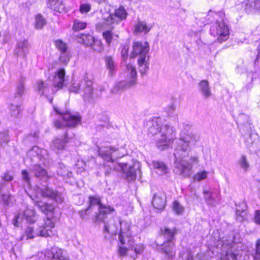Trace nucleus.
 Returning <instances> with one entry per match:
<instances>
[{
  "instance_id": "43",
  "label": "nucleus",
  "mask_w": 260,
  "mask_h": 260,
  "mask_svg": "<svg viewBox=\"0 0 260 260\" xmlns=\"http://www.w3.org/2000/svg\"><path fill=\"white\" fill-rule=\"evenodd\" d=\"M100 153L104 159H105L108 162H113V160L112 157V152L111 150L109 151L106 150L105 151H100Z\"/></svg>"
},
{
  "instance_id": "28",
  "label": "nucleus",
  "mask_w": 260,
  "mask_h": 260,
  "mask_svg": "<svg viewBox=\"0 0 260 260\" xmlns=\"http://www.w3.org/2000/svg\"><path fill=\"white\" fill-rule=\"evenodd\" d=\"M242 7L244 9V11L247 14L253 13L256 11L254 1H245L242 3Z\"/></svg>"
},
{
  "instance_id": "34",
  "label": "nucleus",
  "mask_w": 260,
  "mask_h": 260,
  "mask_svg": "<svg viewBox=\"0 0 260 260\" xmlns=\"http://www.w3.org/2000/svg\"><path fill=\"white\" fill-rule=\"evenodd\" d=\"M46 24V19L42 15L37 14L35 17V28L42 29Z\"/></svg>"
},
{
  "instance_id": "38",
  "label": "nucleus",
  "mask_w": 260,
  "mask_h": 260,
  "mask_svg": "<svg viewBox=\"0 0 260 260\" xmlns=\"http://www.w3.org/2000/svg\"><path fill=\"white\" fill-rule=\"evenodd\" d=\"M106 63L107 69H109V75L112 77L114 71V61L112 56L106 57Z\"/></svg>"
},
{
  "instance_id": "47",
  "label": "nucleus",
  "mask_w": 260,
  "mask_h": 260,
  "mask_svg": "<svg viewBox=\"0 0 260 260\" xmlns=\"http://www.w3.org/2000/svg\"><path fill=\"white\" fill-rule=\"evenodd\" d=\"M173 209L176 213L179 214L183 212V207L177 201H174L173 203Z\"/></svg>"
},
{
  "instance_id": "4",
  "label": "nucleus",
  "mask_w": 260,
  "mask_h": 260,
  "mask_svg": "<svg viewBox=\"0 0 260 260\" xmlns=\"http://www.w3.org/2000/svg\"><path fill=\"white\" fill-rule=\"evenodd\" d=\"M242 240L240 234L235 233L232 240L225 242L222 245L223 254L221 260H242L238 249L242 247Z\"/></svg>"
},
{
  "instance_id": "35",
  "label": "nucleus",
  "mask_w": 260,
  "mask_h": 260,
  "mask_svg": "<svg viewBox=\"0 0 260 260\" xmlns=\"http://www.w3.org/2000/svg\"><path fill=\"white\" fill-rule=\"evenodd\" d=\"M81 40L79 41L80 42H82L87 46H90L93 45L95 39L93 36L90 35H82L81 37L80 38Z\"/></svg>"
},
{
  "instance_id": "45",
  "label": "nucleus",
  "mask_w": 260,
  "mask_h": 260,
  "mask_svg": "<svg viewBox=\"0 0 260 260\" xmlns=\"http://www.w3.org/2000/svg\"><path fill=\"white\" fill-rule=\"evenodd\" d=\"M48 86V84L46 82H44L42 81H40L38 83V90L41 92V95L44 94Z\"/></svg>"
},
{
  "instance_id": "8",
  "label": "nucleus",
  "mask_w": 260,
  "mask_h": 260,
  "mask_svg": "<svg viewBox=\"0 0 260 260\" xmlns=\"http://www.w3.org/2000/svg\"><path fill=\"white\" fill-rule=\"evenodd\" d=\"M149 50V45L147 42H134L133 50L130 54L131 58L138 56V58H147L149 57L148 53Z\"/></svg>"
},
{
  "instance_id": "56",
  "label": "nucleus",
  "mask_w": 260,
  "mask_h": 260,
  "mask_svg": "<svg viewBox=\"0 0 260 260\" xmlns=\"http://www.w3.org/2000/svg\"><path fill=\"white\" fill-rule=\"evenodd\" d=\"M91 9V6L88 4H84L80 5V11L81 13H87Z\"/></svg>"
},
{
  "instance_id": "60",
  "label": "nucleus",
  "mask_w": 260,
  "mask_h": 260,
  "mask_svg": "<svg viewBox=\"0 0 260 260\" xmlns=\"http://www.w3.org/2000/svg\"><path fill=\"white\" fill-rule=\"evenodd\" d=\"M40 154H43L44 156H43L44 160H43V163L45 165H47L49 162V160L48 159V156L47 155V151L46 149H42L40 151Z\"/></svg>"
},
{
  "instance_id": "7",
  "label": "nucleus",
  "mask_w": 260,
  "mask_h": 260,
  "mask_svg": "<svg viewBox=\"0 0 260 260\" xmlns=\"http://www.w3.org/2000/svg\"><path fill=\"white\" fill-rule=\"evenodd\" d=\"M210 34L212 36H217V41L219 43L227 40L229 38V28L222 20H217L216 23L211 26Z\"/></svg>"
},
{
  "instance_id": "41",
  "label": "nucleus",
  "mask_w": 260,
  "mask_h": 260,
  "mask_svg": "<svg viewBox=\"0 0 260 260\" xmlns=\"http://www.w3.org/2000/svg\"><path fill=\"white\" fill-rule=\"evenodd\" d=\"M55 44L56 48L61 52L63 53L67 51V46L66 43L60 40H56Z\"/></svg>"
},
{
  "instance_id": "58",
  "label": "nucleus",
  "mask_w": 260,
  "mask_h": 260,
  "mask_svg": "<svg viewBox=\"0 0 260 260\" xmlns=\"http://www.w3.org/2000/svg\"><path fill=\"white\" fill-rule=\"evenodd\" d=\"M9 141L8 135L6 133L0 132V144L3 143H7Z\"/></svg>"
},
{
  "instance_id": "31",
  "label": "nucleus",
  "mask_w": 260,
  "mask_h": 260,
  "mask_svg": "<svg viewBox=\"0 0 260 260\" xmlns=\"http://www.w3.org/2000/svg\"><path fill=\"white\" fill-rule=\"evenodd\" d=\"M35 234L36 236L48 237L52 235V231L49 229L45 228L44 226H40L38 229L36 230Z\"/></svg>"
},
{
  "instance_id": "50",
  "label": "nucleus",
  "mask_w": 260,
  "mask_h": 260,
  "mask_svg": "<svg viewBox=\"0 0 260 260\" xmlns=\"http://www.w3.org/2000/svg\"><path fill=\"white\" fill-rule=\"evenodd\" d=\"M249 120V116L244 114H240L238 118V123L243 125L248 123Z\"/></svg>"
},
{
  "instance_id": "13",
  "label": "nucleus",
  "mask_w": 260,
  "mask_h": 260,
  "mask_svg": "<svg viewBox=\"0 0 260 260\" xmlns=\"http://www.w3.org/2000/svg\"><path fill=\"white\" fill-rule=\"evenodd\" d=\"M120 231L119 235V240L121 245H125L126 242L129 241L131 233L129 232L130 224L128 222L120 221Z\"/></svg>"
},
{
  "instance_id": "51",
  "label": "nucleus",
  "mask_w": 260,
  "mask_h": 260,
  "mask_svg": "<svg viewBox=\"0 0 260 260\" xmlns=\"http://www.w3.org/2000/svg\"><path fill=\"white\" fill-rule=\"evenodd\" d=\"M21 176L22 180L26 182L28 185H30V177L28 172L25 170H23L21 171Z\"/></svg>"
},
{
  "instance_id": "54",
  "label": "nucleus",
  "mask_w": 260,
  "mask_h": 260,
  "mask_svg": "<svg viewBox=\"0 0 260 260\" xmlns=\"http://www.w3.org/2000/svg\"><path fill=\"white\" fill-rule=\"evenodd\" d=\"M121 246L118 245V254L120 256H125L127 254V248L126 246Z\"/></svg>"
},
{
  "instance_id": "33",
  "label": "nucleus",
  "mask_w": 260,
  "mask_h": 260,
  "mask_svg": "<svg viewBox=\"0 0 260 260\" xmlns=\"http://www.w3.org/2000/svg\"><path fill=\"white\" fill-rule=\"evenodd\" d=\"M57 174L63 177H71L72 175V173L71 172L68 171L67 168L62 163H59L58 164V168L57 171Z\"/></svg>"
},
{
  "instance_id": "15",
  "label": "nucleus",
  "mask_w": 260,
  "mask_h": 260,
  "mask_svg": "<svg viewBox=\"0 0 260 260\" xmlns=\"http://www.w3.org/2000/svg\"><path fill=\"white\" fill-rule=\"evenodd\" d=\"M30 171L34 176L40 181L46 182L49 178L46 170L40 165L32 166L30 168Z\"/></svg>"
},
{
  "instance_id": "39",
  "label": "nucleus",
  "mask_w": 260,
  "mask_h": 260,
  "mask_svg": "<svg viewBox=\"0 0 260 260\" xmlns=\"http://www.w3.org/2000/svg\"><path fill=\"white\" fill-rule=\"evenodd\" d=\"M91 209L88 206L84 210H81L78 212L80 217L84 220H87L91 213Z\"/></svg>"
},
{
  "instance_id": "16",
  "label": "nucleus",
  "mask_w": 260,
  "mask_h": 260,
  "mask_svg": "<svg viewBox=\"0 0 260 260\" xmlns=\"http://www.w3.org/2000/svg\"><path fill=\"white\" fill-rule=\"evenodd\" d=\"M68 142V133L66 132L61 138H55L52 142L51 147L56 152L64 149Z\"/></svg>"
},
{
  "instance_id": "14",
  "label": "nucleus",
  "mask_w": 260,
  "mask_h": 260,
  "mask_svg": "<svg viewBox=\"0 0 260 260\" xmlns=\"http://www.w3.org/2000/svg\"><path fill=\"white\" fill-rule=\"evenodd\" d=\"M45 256L48 260H69L63 254V251L57 247H53L45 251Z\"/></svg>"
},
{
  "instance_id": "57",
  "label": "nucleus",
  "mask_w": 260,
  "mask_h": 260,
  "mask_svg": "<svg viewBox=\"0 0 260 260\" xmlns=\"http://www.w3.org/2000/svg\"><path fill=\"white\" fill-rule=\"evenodd\" d=\"M254 258L255 260L260 259V239L256 243V251Z\"/></svg>"
},
{
  "instance_id": "46",
  "label": "nucleus",
  "mask_w": 260,
  "mask_h": 260,
  "mask_svg": "<svg viewBox=\"0 0 260 260\" xmlns=\"http://www.w3.org/2000/svg\"><path fill=\"white\" fill-rule=\"evenodd\" d=\"M24 91V86L23 84V81L21 80L18 84L17 85L16 88V95L21 96L23 95Z\"/></svg>"
},
{
  "instance_id": "61",
  "label": "nucleus",
  "mask_w": 260,
  "mask_h": 260,
  "mask_svg": "<svg viewBox=\"0 0 260 260\" xmlns=\"http://www.w3.org/2000/svg\"><path fill=\"white\" fill-rule=\"evenodd\" d=\"M11 196L10 194H3L2 196V200L5 205H9L11 200Z\"/></svg>"
},
{
  "instance_id": "64",
  "label": "nucleus",
  "mask_w": 260,
  "mask_h": 260,
  "mask_svg": "<svg viewBox=\"0 0 260 260\" xmlns=\"http://www.w3.org/2000/svg\"><path fill=\"white\" fill-rule=\"evenodd\" d=\"M128 47L124 46L122 47L121 51V55L124 59L127 58L128 56Z\"/></svg>"
},
{
  "instance_id": "19",
  "label": "nucleus",
  "mask_w": 260,
  "mask_h": 260,
  "mask_svg": "<svg viewBox=\"0 0 260 260\" xmlns=\"http://www.w3.org/2000/svg\"><path fill=\"white\" fill-rule=\"evenodd\" d=\"M199 91L204 99H207L212 95L209 83L207 80H202L198 84Z\"/></svg>"
},
{
  "instance_id": "10",
  "label": "nucleus",
  "mask_w": 260,
  "mask_h": 260,
  "mask_svg": "<svg viewBox=\"0 0 260 260\" xmlns=\"http://www.w3.org/2000/svg\"><path fill=\"white\" fill-rule=\"evenodd\" d=\"M126 71L127 73L128 81H123L117 84L118 88L129 87L136 84L137 78V72L135 66L132 63H128L126 66Z\"/></svg>"
},
{
  "instance_id": "59",
  "label": "nucleus",
  "mask_w": 260,
  "mask_h": 260,
  "mask_svg": "<svg viewBox=\"0 0 260 260\" xmlns=\"http://www.w3.org/2000/svg\"><path fill=\"white\" fill-rule=\"evenodd\" d=\"M219 16V14L218 13H216L215 12H213L211 10H210L207 15L208 19L210 21V22L213 21L214 18H216L217 16Z\"/></svg>"
},
{
  "instance_id": "9",
  "label": "nucleus",
  "mask_w": 260,
  "mask_h": 260,
  "mask_svg": "<svg viewBox=\"0 0 260 260\" xmlns=\"http://www.w3.org/2000/svg\"><path fill=\"white\" fill-rule=\"evenodd\" d=\"M38 215L33 209L27 208L23 213H19L16 214L13 220V224L15 226L18 227L22 219L26 220L27 222L33 223L37 221Z\"/></svg>"
},
{
  "instance_id": "18",
  "label": "nucleus",
  "mask_w": 260,
  "mask_h": 260,
  "mask_svg": "<svg viewBox=\"0 0 260 260\" xmlns=\"http://www.w3.org/2000/svg\"><path fill=\"white\" fill-rule=\"evenodd\" d=\"M113 15L110 14L107 18H104L102 22H100L96 25V29L98 31H105L107 29L113 28Z\"/></svg>"
},
{
  "instance_id": "3",
  "label": "nucleus",
  "mask_w": 260,
  "mask_h": 260,
  "mask_svg": "<svg viewBox=\"0 0 260 260\" xmlns=\"http://www.w3.org/2000/svg\"><path fill=\"white\" fill-rule=\"evenodd\" d=\"M148 132L156 136V143L158 148L164 150L172 142L175 136L173 128L169 124H162L160 118H154L147 124Z\"/></svg>"
},
{
  "instance_id": "55",
  "label": "nucleus",
  "mask_w": 260,
  "mask_h": 260,
  "mask_svg": "<svg viewBox=\"0 0 260 260\" xmlns=\"http://www.w3.org/2000/svg\"><path fill=\"white\" fill-rule=\"evenodd\" d=\"M41 226H44L45 228L51 229L54 228V223L49 218H46L44 220V223Z\"/></svg>"
},
{
  "instance_id": "25",
  "label": "nucleus",
  "mask_w": 260,
  "mask_h": 260,
  "mask_svg": "<svg viewBox=\"0 0 260 260\" xmlns=\"http://www.w3.org/2000/svg\"><path fill=\"white\" fill-rule=\"evenodd\" d=\"M82 83L85 86L83 87V98L85 100L90 101V100L91 99L92 95V88L91 87L92 82L90 81H88L87 82L83 81Z\"/></svg>"
},
{
  "instance_id": "48",
  "label": "nucleus",
  "mask_w": 260,
  "mask_h": 260,
  "mask_svg": "<svg viewBox=\"0 0 260 260\" xmlns=\"http://www.w3.org/2000/svg\"><path fill=\"white\" fill-rule=\"evenodd\" d=\"M10 108L12 115L14 117H17L19 115L20 112V106L18 105H11Z\"/></svg>"
},
{
  "instance_id": "5",
  "label": "nucleus",
  "mask_w": 260,
  "mask_h": 260,
  "mask_svg": "<svg viewBox=\"0 0 260 260\" xmlns=\"http://www.w3.org/2000/svg\"><path fill=\"white\" fill-rule=\"evenodd\" d=\"M55 112L61 115L62 121L57 120L54 121L55 127L61 128L64 127H75L81 122V117L79 115H74L69 112H65L59 110L57 107L54 106Z\"/></svg>"
},
{
  "instance_id": "21",
  "label": "nucleus",
  "mask_w": 260,
  "mask_h": 260,
  "mask_svg": "<svg viewBox=\"0 0 260 260\" xmlns=\"http://www.w3.org/2000/svg\"><path fill=\"white\" fill-rule=\"evenodd\" d=\"M166 202V196L164 192H157L155 194L152 200L153 206L158 209L164 208Z\"/></svg>"
},
{
  "instance_id": "42",
  "label": "nucleus",
  "mask_w": 260,
  "mask_h": 260,
  "mask_svg": "<svg viewBox=\"0 0 260 260\" xmlns=\"http://www.w3.org/2000/svg\"><path fill=\"white\" fill-rule=\"evenodd\" d=\"M91 46H92L93 49L96 52H101L103 50V44L100 40L95 39L93 45Z\"/></svg>"
},
{
  "instance_id": "26",
  "label": "nucleus",
  "mask_w": 260,
  "mask_h": 260,
  "mask_svg": "<svg viewBox=\"0 0 260 260\" xmlns=\"http://www.w3.org/2000/svg\"><path fill=\"white\" fill-rule=\"evenodd\" d=\"M17 48L19 49L21 53L24 57L29 52L30 45L27 40H22L18 42L17 44Z\"/></svg>"
},
{
  "instance_id": "27",
  "label": "nucleus",
  "mask_w": 260,
  "mask_h": 260,
  "mask_svg": "<svg viewBox=\"0 0 260 260\" xmlns=\"http://www.w3.org/2000/svg\"><path fill=\"white\" fill-rule=\"evenodd\" d=\"M127 13L123 6H120L118 9L115 10V22H119L126 19Z\"/></svg>"
},
{
  "instance_id": "44",
  "label": "nucleus",
  "mask_w": 260,
  "mask_h": 260,
  "mask_svg": "<svg viewBox=\"0 0 260 260\" xmlns=\"http://www.w3.org/2000/svg\"><path fill=\"white\" fill-rule=\"evenodd\" d=\"M36 231L34 230V228L31 226H28L25 230V235L26 237V239H33L36 236Z\"/></svg>"
},
{
  "instance_id": "1",
  "label": "nucleus",
  "mask_w": 260,
  "mask_h": 260,
  "mask_svg": "<svg viewBox=\"0 0 260 260\" xmlns=\"http://www.w3.org/2000/svg\"><path fill=\"white\" fill-rule=\"evenodd\" d=\"M199 137L192 134H181L176 142L174 153L175 165L179 175L186 177L191 174L192 164L199 161L197 156H191L190 162L186 160L190 150L189 145H195L199 141Z\"/></svg>"
},
{
  "instance_id": "32",
  "label": "nucleus",
  "mask_w": 260,
  "mask_h": 260,
  "mask_svg": "<svg viewBox=\"0 0 260 260\" xmlns=\"http://www.w3.org/2000/svg\"><path fill=\"white\" fill-rule=\"evenodd\" d=\"M152 165L154 168L157 170L158 173L160 175H163L167 172V167L163 162L155 160L153 161Z\"/></svg>"
},
{
  "instance_id": "30",
  "label": "nucleus",
  "mask_w": 260,
  "mask_h": 260,
  "mask_svg": "<svg viewBox=\"0 0 260 260\" xmlns=\"http://www.w3.org/2000/svg\"><path fill=\"white\" fill-rule=\"evenodd\" d=\"M48 7L50 9L59 12L63 10L64 7L59 0H48Z\"/></svg>"
},
{
  "instance_id": "6",
  "label": "nucleus",
  "mask_w": 260,
  "mask_h": 260,
  "mask_svg": "<svg viewBox=\"0 0 260 260\" xmlns=\"http://www.w3.org/2000/svg\"><path fill=\"white\" fill-rule=\"evenodd\" d=\"M94 205L98 206V212L96 213L94 218L95 222L104 221L106 215L110 213L113 210L111 207L103 204L99 197H89L88 207L92 209Z\"/></svg>"
},
{
  "instance_id": "62",
  "label": "nucleus",
  "mask_w": 260,
  "mask_h": 260,
  "mask_svg": "<svg viewBox=\"0 0 260 260\" xmlns=\"http://www.w3.org/2000/svg\"><path fill=\"white\" fill-rule=\"evenodd\" d=\"M2 179L6 181H11L13 180V176L10 175L9 172H7L2 176Z\"/></svg>"
},
{
  "instance_id": "2",
  "label": "nucleus",
  "mask_w": 260,
  "mask_h": 260,
  "mask_svg": "<svg viewBox=\"0 0 260 260\" xmlns=\"http://www.w3.org/2000/svg\"><path fill=\"white\" fill-rule=\"evenodd\" d=\"M115 171L128 182L135 180L137 173L140 172V163L136 161L131 164V157L127 154L123 147L115 149Z\"/></svg>"
},
{
  "instance_id": "17",
  "label": "nucleus",
  "mask_w": 260,
  "mask_h": 260,
  "mask_svg": "<svg viewBox=\"0 0 260 260\" xmlns=\"http://www.w3.org/2000/svg\"><path fill=\"white\" fill-rule=\"evenodd\" d=\"M151 28V24H148L145 21L141 20L138 18L137 22L134 25V32L136 35L140 33L146 35L150 31Z\"/></svg>"
},
{
  "instance_id": "24",
  "label": "nucleus",
  "mask_w": 260,
  "mask_h": 260,
  "mask_svg": "<svg viewBox=\"0 0 260 260\" xmlns=\"http://www.w3.org/2000/svg\"><path fill=\"white\" fill-rule=\"evenodd\" d=\"M204 198L206 203L211 206H215L218 200V196L216 193L213 192L210 190H204L203 191Z\"/></svg>"
},
{
  "instance_id": "20",
  "label": "nucleus",
  "mask_w": 260,
  "mask_h": 260,
  "mask_svg": "<svg viewBox=\"0 0 260 260\" xmlns=\"http://www.w3.org/2000/svg\"><path fill=\"white\" fill-rule=\"evenodd\" d=\"M65 70L63 69H59L56 75L54 76L53 85L57 89H59L63 87L65 81Z\"/></svg>"
},
{
  "instance_id": "11",
  "label": "nucleus",
  "mask_w": 260,
  "mask_h": 260,
  "mask_svg": "<svg viewBox=\"0 0 260 260\" xmlns=\"http://www.w3.org/2000/svg\"><path fill=\"white\" fill-rule=\"evenodd\" d=\"M157 249L165 254L167 260H172L175 257V241H166L161 245H157Z\"/></svg>"
},
{
  "instance_id": "63",
  "label": "nucleus",
  "mask_w": 260,
  "mask_h": 260,
  "mask_svg": "<svg viewBox=\"0 0 260 260\" xmlns=\"http://www.w3.org/2000/svg\"><path fill=\"white\" fill-rule=\"evenodd\" d=\"M254 221L257 224H260V210H257L255 211Z\"/></svg>"
},
{
  "instance_id": "52",
  "label": "nucleus",
  "mask_w": 260,
  "mask_h": 260,
  "mask_svg": "<svg viewBox=\"0 0 260 260\" xmlns=\"http://www.w3.org/2000/svg\"><path fill=\"white\" fill-rule=\"evenodd\" d=\"M207 174L206 171L200 172L194 176V179L197 181H200L207 177Z\"/></svg>"
},
{
  "instance_id": "49",
  "label": "nucleus",
  "mask_w": 260,
  "mask_h": 260,
  "mask_svg": "<svg viewBox=\"0 0 260 260\" xmlns=\"http://www.w3.org/2000/svg\"><path fill=\"white\" fill-rule=\"evenodd\" d=\"M81 83L79 81H73L70 87V90L73 92L77 93L80 89Z\"/></svg>"
},
{
  "instance_id": "29",
  "label": "nucleus",
  "mask_w": 260,
  "mask_h": 260,
  "mask_svg": "<svg viewBox=\"0 0 260 260\" xmlns=\"http://www.w3.org/2000/svg\"><path fill=\"white\" fill-rule=\"evenodd\" d=\"M149 57L147 58H138V59L139 71L142 75L145 74L149 69Z\"/></svg>"
},
{
  "instance_id": "37",
  "label": "nucleus",
  "mask_w": 260,
  "mask_h": 260,
  "mask_svg": "<svg viewBox=\"0 0 260 260\" xmlns=\"http://www.w3.org/2000/svg\"><path fill=\"white\" fill-rule=\"evenodd\" d=\"M113 28H109L108 29L103 32V38L106 41V42L108 44H110L113 39V33L112 31Z\"/></svg>"
},
{
  "instance_id": "23",
  "label": "nucleus",
  "mask_w": 260,
  "mask_h": 260,
  "mask_svg": "<svg viewBox=\"0 0 260 260\" xmlns=\"http://www.w3.org/2000/svg\"><path fill=\"white\" fill-rule=\"evenodd\" d=\"M35 205L38 206L39 209L45 214L53 212L54 209L53 205L45 202H43L38 200L35 201Z\"/></svg>"
},
{
  "instance_id": "12",
  "label": "nucleus",
  "mask_w": 260,
  "mask_h": 260,
  "mask_svg": "<svg viewBox=\"0 0 260 260\" xmlns=\"http://www.w3.org/2000/svg\"><path fill=\"white\" fill-rule=\"evenodd\" d=\"M39 191L42 196L49 198L58 203H62L64 200V197L60 192L49 187L45 189L39 188Z\"/></svg>"
},
{
  "instance_id": "53",
  "label": "nucleus",
  "mask_w": 260,
  "mask_h": 260,
  "mask_svg": "<svg viewBox=\"0 0 260 260\" xmlns=\"http://www.w3.org/2000/svg\"><path fill=\"white\" fill-rule=\"evenodd\" d=\"M59 60L62 63L67 64L70 60V56L67 52L61 53V55L59 57Z\"/></svg>"
},
{
  "instance_id": "40",
  "label": "nucleus",
  "mask_w": 260,
  "mask_h": 260,
  "mask_svg": "<svg viewBox=\"0 0 260 260\" xmlns=\"http://www.w3.org/2000/svg\"><path fill=\"white\" fill-rule=\"evenodd\" d=\"M239 164L240 167L245 171H246L249 167V164L245 155H242L241 156L239 161Z\"/></svg>"
},
{
  "instance_id": "22",
  "label": "nucleus",
  "mask_w": 260,
  "mask_h": 260,
  "mask_svg": "<svg viewBox=\"0 0 260 260\" xmlns=\"http://www.w3.org/2000/svg\"><path fill=\"white\" fill-rule=\"evenodd\" d=\"M177 233L176 228L171 229L167 226H164L160 229L159 235L163 236L167 241H174L175 236Z\"/></svg>"
},
{
  "instance_id": "36",
  "label": "nucleus",
  "mask_w": 260,
  "mask_h": 260,
  "mask_svg": "<svg viewBox=\"0 0 260 260\" xmlns=\"http://www.w3.org/2000/svg\"><path fill=\"white\" fill-rule=\"evenodd\" d=\"M86 25L87 24L85 22L82 21L78 19H75L74 21L73 29L75 31H79L85 28Z\"/></svg>"
}]
</instances>
